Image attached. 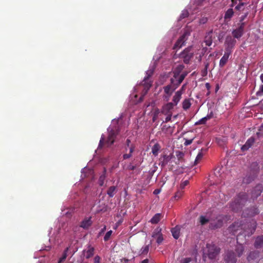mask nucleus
<instances>
[{
	"mask_svg": "<svg viewBox=\"0 0 263 263\" xmlns=\"http://www.w3.org/2000/svg\"><path fill=\"white\" fill-rule=\"evenodd\" d=\"M248 199L246 193H240L234 200L231 203L230 208L235 212L241 211Z\"/></svg>",
	"mask_w": 263,
	"mask_h": 263,
	"instance_id": "f257e3e1",
	"label": "nucleus"
},
{
	"mask_svg": "<svg viewBox=\"0 0 263 263\" xmlns=\"http://www.w3.org/2000/svg\"><path fill=\"white\" fill-rule=\"evenodd\" d=\"M153 73L154 69H149L147 70L145 77L140 84V86L143 87V89L141 92V96L139 98V102L143 101L144 97L146 95L152 85V81L150 80V78L153 76Z\"/></svg>",
	"mask_w": 263,
	"mask_h": 263,
	"instance_id": "f03ea898",
	"label": "nucleus"
},
{
	"mask_svg": "<svg viewBox=\"0 0 263 263\" xmlns=\"http://www.w3.org/2000/svg\"><path fill=\"white\" fill-rule=\"evenodd\" d=\"M206 249H203L202 259L205 261L206 257L210 259H214L220 253V249L213 243H207Z\"/></svg>",
	"mask_w": 263,
	"mask_h": 263,
	"instance_id": "7ed1b4c3",
	"label": "nucleus"
},
{
	"mask_svg": "<svg viewBox=\"0 0 263 263\" xmlns=\"http://www.w3.org/2000/svg\"><path fill=\"white\" fill-rule=\"evenodd\" d=\"M108 135L107 140L105 142V138L102 136L100 140L98 148H101L104 144H106L107 146H109L114 144L115 139L119 134V131L116 129H108Z\"/></svg>",
	"mask_w": 263,
	"mask_h": 263,
	"instance_id": "20e7f679",
	"label": "nucleus"
},
{
	"mask_svg": "<svg viewBox=\"0 0 263 263\" xmlns=\"http://www.w3.org/2000/svg\"><path fill=\"white\" fill-rule=\"evenodd\" d=\"M222 256L224 263H236L237 261L236 253L233 250H226Z\"/></svg>",
	"mask_w": 263,
	"mask_h": 263,
	"instance_id": "39448f33",
	"label": "nucleus"
},
{
	"mask_svg": "<svg viewBox=\"0 0 263 263\" xmlns=\"http://www.w3.org/2000/svg\"><path fill=\"white\" fill-rule=\"evenodd\" d=\"M192 46H189L185 48L181 53L180 58L183 59V62L185 64H188L191 59L193 57L194 52L191 51Z\"/></svg>",
	"mask_w": 263,
	"mask_h": 263,
	"instance_id": "423d86ee",
	"label": "nucleus"
},
{
	"mask_svg": "<svg viewBox=\"0 0 263 263\" xmlns=\"http://www.w3.org/2000/svg\"><path fill=\"white\" fill-rule=\"evenodd\" d=\"M161 231L162 229L158 227L154 230L152 235V237L156 240L158 245L161 244L164 239L163 235Z\"/></svg>",
	"mask_w": 263,
	"mask_h": 263,
	"instance_id": "0eeeda50",
	"label": "nucleus"
},
{
	"mask_svg": "<svg viewBox=\"0 0 263 263\" xmlns=\"http://www.w3.org/2000/svg\"><path fill=\"white\" fill-rule=\"evenodd\" d=\"M236 43V41L231 36H227L225 41V45L226 46V51L231 53V50L235 45Z\"/></svg>",
	"mask_w": 263,
	"mask_h": 263,
	"instance_id": "6e6552de",
	"label": "nucleus"
},
{
	"mask_svg": "<svg viewBox=\"0 0 263 263\" xmlns=\"http://www.w3.org/2000/svg\"><path fill=\"white\" fill-rule=\"evenodd\" d=\"M258 213V210L256 208L253 206L245 209L242 212V216L245 217H253Z\"/></svg>",
	"mask_w": 263,
	"mask_h": 263,
	"instance_id": "1a4fd4ad",
	"label": "nucleus"
},
{
	"mask_svg": "<svg viewBox=\"0 0 263 263\" xmlns=\"http://www.w3.org/2000/svg\"><path fill=\"white\" fill-rule=\"evenodd\" d=\"M263 190V187L261 184H257L251 192V198L254 200L260 195Z\"/></svg>",
	"mask_w": 263,
	"mask_h": 263,
	"instance_id": "9d476101",
	"label": "nucleus"
},
{
	"mask_svg": "<svg viewBox=\"0 0 263 263\" xmlns=\"http://www.w3.org/2000/svg\"><path fill=\"white\" fill-rule=\"evenodd\" d=\"M242 225L241 221H236L229 226L228 230L230 233H232L233 235H235L238 230L240 229Z\"/></svg>",
	"mask_w": 263,
	"mask_h": 263,
	"instance_id": "9b49d317",
	"label": "nucleus"
},
{
	"mask_svg": "<svg viewBox=\"0 0 263 263\" xmlns=\"http://www.w3.org/2000/svg\"><path fill=\"white\" fill-rule=\"evenodd\" d=\"M94 251L95 248L91 245H88L87 249L83 250V253L85 255L86 258L88 259L93 256Z\"/></svg>",
	"mask_w": 263,
	"mask_h": 263,
	"instance_id": "f8f14e48",
	"label": "nucleus"
},
{
	"mask_svg": "<svg viewBox=\"0 0 263 263\" xmlns=\"http://www.w3.org/2000/svg\"><path fill=\"white\" fill-rule=\"evenodd\" d=\"M257 176L249 172L246 176L243 178V182L244 183L249 184L253 181Z\"/></svg>",
	"mask_w": 263,
	"mask_h": 263,
	"instance_id": "ddd939ff",
	"label": "nucleus"
},
{
	"mask_svg": "<svg viewBox=\"0 0 263 263\" xmlns=\"http://www.w3.org/2000/svg\"><path fill=\"white\" fill-rule=\"evenodd\" d=\"M254 246L256 249H260L263 247V235L258 236L256 238Z\"/></svg>",
	"mask_w": 263,
	"mask_h": 263,
	"instance_id": "4468645a",
	"label": "nucleus"
},
{
	"mask_svg": "<svg viewBox=\"0 0 263 263\" xmlns=\"http://www.w3.org/2000/svg\"><path fill=\"white\" fill-rule=\"evenodd\" d=\"M254 142V138L251 137L247 141L246 143L243 146H242L241 147V151L243 152L247 151L252 145Z\"/></svg>",
	"mask_w": 263,
	"mask_h": 263,
	"instance_id": "2eb2a0df",
	"label": "nucleus"
},
{
	"mask_svg": "<svg viewBox=\"0 0 263 263\" xmlns=\"http://www.w3.org/2000/svg\"><path fill=\"white\" fill-rule=\"evenodd\" d=\"M258 172H259L258 164L256 162H253L250 165L249 172L257 176L258 174Z\"/></svg>",
	"mask_w": 263,
	"mask_h": 263,
	"instance_id": "dca6fc26",
	"label": "nucleus"
},
{
	"mask_svg": "<svg viewBox=\"0 0 263 263\" xmlns=\"http://www.w3.org/2000/svg\"><path fill=\"white\" fill-rule=\"evenodd\" d=\"M92 224L91 217L84 219L81 223L80 227L83 229H88Z\"/></svg>",
	"mask_w": 263,
	"mask_h": 263,
	"instance_id": "f3484780",
	"label": "nucleus"
},
{
	"mask_svg": "<svg viewBox=\"0 0 263 263\" xmlns=\"http://www.w3.org/2000/svg\"><path fill=\"white\" fill-rule=\"evenodd\" d=\"M223 225V220L218 219L216 221L210 223V228L213 229H216L221 228Z\"/></svg>",
	"mask_w": 263,
	"mask_h": 263,
	"instance_id": "a211bd4d",
	"label": "nucleus"
},
{
	"mask_svg": "<svg viewBox=\"0 0 263 263\" xmlns=\"http://www.w3.org/2000/svg\"><path fill=\"white\" fill-rule=\"evenodd\" d=\"M190 29L189 28H186L184 30L182 35L179 39H180L183 42L185 43V42L187 40L188 37L190 35Z\"/></svg>",
	"mask_w": 263,
	"mask_h": 263,
	"instance_id": "6ab92c4d",
	"label": "nucleus"
},
{
	"mask_svg": "<svg viewBox=\"0 0 263 263\" xmlns=\"http://www.w3.org/2000/svg\"><path fill=\"white\" fill-rule=\"evenodd\" d=\"M259 252L258 251H253L250 252L247 257L248 261L254 260L259 257Z\"/></svg>",
	"mask_w": 263,
	"mask_h": 263,
	"instance_id": "aec40b11",
	"label": "nucleus"
},
{
	"mask_svg": "<svg viewBox=\"0 0 263 263\" xmlns=\"http://www.w3.org/2000/svg\"><path fill=\"white\" fill-rule=\"evenodd\" d=\"M230 54H231V53L225 51V53H224L223 56L222 57V58L220 60L219 66L220 67H223L226 64V63L227 62V61L228 60V58H229Z\"/></svg>",
	"mask_w": 263,
	"mask_h": 263,
	"instance_id": "412c9836",
	"label": "nucleus"
},
{
	"mask_svg": "<svg viewBox=\"0 0 263 263\" xmlns=\"http://www.w3.org/2000/svg\"><path fill=\"white\" fill-rule=\"evenodd\" d=\"M180 227L179 226H176L171 230L172 235L175 239H178L180 236Z\"/></svg>",
	"mask_w": 263,
	"mask_h": 263,
	"instance_id": "4be33fe9",
	"label": "nucleus"
},
{
	"mask_svg": "<svg viewBox=\"0 0 263 263\" xmlns=\"http://www.w3.org/2000/svg\"><path fill=\"white\" fill-rule=\"evenodd\" d=\"M244 247L241 245L237 246L235 248V253H236L237 257H241L244 252Z\"/></svg>",
	"mask_w": 263,
	"mask_h": 263,
	"instance_id": "5701e85b",
	"label": "nucleus"
},
{
	"mask_svg": "<svg viewBox=\"0 0 263 263\" xmlns=\"http://www.w3.org/2000/svg\"><path fill=\"white\" fill-rule=\"evenodd\" d=\"M129 148V153L128 154H124L123 155V158L124 160L128 159L132 156V154L135 149V146L134 144H132Z\"/></svg>",
	"mask_w": 263,
	"mask_h": 263,
	"instance_id": "b1692460",
	"label": "nucleus"
},
{
	"mask_svg": "<svg viewBox=\"0 0 263 263\" xmlns=\"http://www.w3.org/2000/svg\"><path fill=\"white\" fill-rule=\"evenodd\" d=\"M162 217V216L160 213L156 214L151 219V222L153 224L158 223L160 220L161 218Z\"/></svg>",
	"mask_w": 263,
	"mask_h": 263,
	"instance_id": "393cba45",
	"label": "nucleus"
},
{
	"mask_svg": "<svg viewBox=\"0 0 263 263\" xmlns=\"http://www.w3.org/2000/svg\"><path fill=\"white\" fill-rule=\"evenodd\" d=\"M117 187L115 186H110L107 191V194L109 197H112L117 192Z\"/></svg>",
	"mask_w": 263,
	"mask_h": 263,
	"instance_id": "a878e982",
	"label": "nucleus"
},
{
	"mask_svg": "<svg viewBox=\"0 0 263 263\" xmlns=\"http://www.w3.org/2000/svg\"><path fill=\"white\" fill-rule=\"evenodd\" d=\"M106 170L105 168H104L103 174L100 176L98 180V183L101 186H103L104 184V180L106 178Z\"/></svg>",
	"mask_w": 263,
	"mask_h": 263,
	"instance_id": "bb28decb",
	"label": "nucleus"
},
{
	"mask_svg": "<svg viewBox=\"0 0 263 263\" xmlns=\"http://www.w3.org/2000/svg\"><path fill=\"white\" fill-rule=\"evenodd\" d=\"M69 251V247H67L64 251L62 256L59 258L58 263H63L67 257V253Z\"/></svg>",
	"mask_w": 263,
	"mask_h": 263,
	"instance_id": "cd10ccee",
	"label": "nucleus"
},
{
	"mask_svg": "<svg viewBox=\"0 0 263 263\" xmlns=\"http://www.w3.org/2000/svg\"><path fill=\"white\" fill-rule=\"evenodd\" d=\"M160 145L158 143H156L152 149V153L154 155L157 156L158 154V152L159 151L160 149Z\"/></svg>",
	"mask_w": 263,
	"mask_h": 263,
	"instance_id": "c85d7f7f",
	"label": "nucleus"
},
{
	"mask_svg": "<svg viewBox=\"0 0 263 263\" xmlns=\"http://www.w3.org/2000/svg\"><path fill=\"white\" fill-rule=\"evenodd\" d=\"M181 93L178 91L176 92L175 96L173 97V101L175 105H177V103L179 101L181 98Z\"/></svg>",
	"mask_w": 263,
	"mask_h": 263,
	"instance_id": "c756f323",
	"label": "nucleus"
},
{
	"mask_svg": "<svg viewBox=\"0 0 263 263\" xmlns=\"http://www.w3.org/2000/svg\"><path fill=\"white\" fill-rule=\"evenodd\" d=\"M232 34L235 38L239 39L242 35L243 33L236 28L233 31Z\"/></svg>",
	"mask_w": 263,
	"mask_h": 263,
	"instance_id": "7c9ffc66",
	"label": "nucleus"
},
{
	"mask_svg": "<svg viewBox=\"0 0 263 263\" xmlns=\"http://www.w3.org/2000/svg\"><path fill=\"white\" fill-rule=\"evenodd\" d=\"M199 220L201 225H204L209 222V218L203 215L200 216Z\"/></svg>",
	"mask_w": 263,
	"mask_h": 263,
	"instance_id": "2f4dec72",
	"label": "nucleus"
},
{
	"mask_svg": "<svg viewBox=\"0 0 263 263\" xmlns=\"http://www.w3.org/2000/svg\"><path fill=\"white\" fill-rule=\"evenodd\" d=\"M234 12L232 9H229L226 12L224 15L225 19H230L233 15Z\"/></svg>",
	"mask_w": 263,
	"mask_h": 263,
	"instance_id": "473e14b6",
	"label": "nucleus"
},
{
	"mask_svg": "<svg viewBox=\"0 0 263 263\" xmlns=\"http://www.w3.org/2000/svg\"><path fill=\"white\" fill-rule=\"evenodd\" d=\"M189 13L187 10H183L179 16V20L180 21L189 16Z\"/></svg>",
	"mask_w": 263,
	"mask_h": 263,
	"instance_id": "72a5a7b5",
	"label": "nucleus"
},
{
	"mask_svg": "<svg viewBox=\"0 0 263 263\" xmlns=\"http://www.w3.org/2000/svg\"><path fill=\"white\" fill-rule=\"evenodd\" d=\"M191 106V103L189 100L185 99L184 100L182 103V107L184 109H187L190 108Z\"/></svg>",
	"mask_w": 263,
	"mask_h": 263,
	"instance_id": "f704fd0d",
	"label": "nucleus"
},
{
	"mask_svg": "<svg viewBox=\"0 0 263 263\" xmlns=\"http://www.w3.org/2000/svg\"><path fill=\"white\" fill-rule=\"evenodd\" d=\"M203 150H204V149L202 148V149H201V152H199V153H198V154L197 155V157H196V159H195V161H194V164H195V165L197 164L198 163V161H199L200 159H201L202 158V157H203V153H202V151H203Z\"/></svg>",
	"mask_w": 263,
	"mask_h": 263,
	"instance_id": "c9c22d12",
	"label": "nucleus"
},
{
	"mask_svg": "<svg viewBox=\"0 0 263 263\" xmlns=\"http://www.w3.org/2000/svg\"><path fill=\"white\" fill-rule=\"evenodd\" d=\"M184 43L180 39H178L177 41L175 44L173 48L176 49L177 48H181Z\"/></svg>",
	"mask_w": 263,
	"mask_h": 263,
	"instance_id": "e433bc0d",
	"label": "nucleus"
},
{
	"mask_svg": "<svg viewBox=\"0 0 263 263\" xmlns=\"http://www.w3.org/2000/svg\"><path fill=\"white\" fill-rule=\"evenodd\" d=\"M149 251V245L143 247L141 250V254H147Z\"/></svg>",
	"mask_w": 263,
	"mask_h": 263,
	"instance_id": "4c0bfd02",
	"label": "nucleus"
},
{
	"mask_svg": "<svg viewBox=\"0 0 263 263\" xmlns=\"http://www.w3.org/2000/svg\"><path fill=\"white\" fill-rule=\"evenodd\" d=\"M176 154L177 157L178 158V161H181L184 156V154L183 152L180 151H176Z\"/></svg>",
	"mask_w": 263,
	"mask_h": 263,
	"instance_id": "58836bf2",
	"label": "nucleus"
},
{
	"mask_svg": "<svg viewBox=\"0 0 263 263\" xmlns=\"http://www.w3.org/2000/svg\"><path fill=\"white\" fill-rule=\"evenodd\" d=\"M112 231L111 230H110L106 233V234L105 235V236L104 237V240L105 241H107L109 239V238L112 234Z\"/></svg>",
	"mask_w": 263,
	"mask_h": 263,
	"instance_id": "ea45409f",
	"label": "nucleus"
},
{
	"mask_svg": "<svg viewBox=\"0 0 263 263\" xmlns=\"http://www.w3.org/2000/svg\"><path fill=\"white\" fill-rule=\"evenodd\" d=\"M176 105L174 103H168L167 104H165V110H170L173 108V107Z\"/></svg>",
	"mask_w": 263,
	"mask_h": 263,
	"instance_id": "a19ab883",
	"label": "nucleus"
},
{
	"mask_svg": "<svg viewBox=\"0 0 263 263\" xmlns=\"http://www.w3.org/2000/svg\"><path fill=\"white\" fill-rule=\"evenodd\" d=\"M174 88H172L171 86L167 85L165 86V93L168 94L170 92H172L174 90Z\"/></svg>",
	"mask_w": 263,
	"mask_h": 263,
	"instance_id": "79ce46f5",
	"label": "nucleus"
},
{
	"mask_svg": "<svg viewBox=\"0 0 263 263\" xmlns=\"http://www.w3.org/2000/svg\"><path fill=\"white\" fill-rule=\"evenodd\" d=\"M239 26L237 28V29L240 30L241 32L243 33L244 27L245 25V22L240 23Z\"/></svg>",
	"mask_w": 263,
	"mask_h": 263,
	"instance_id": "37998d69",
	"label": "nucleus"
},
{
	"mask_svg": "<svg viewBox=\"0 0 263 263\" xmlns=\"http://www.w3.org/2000/svg\"><path fill=\"white\" fill-rule=\"evenodd\" d=\"M194 139V137H193L192 138H191V139H187L184 138V140H185V142H184V145L187 146V145L191 144L192 143Z\"/></svg>",
	"mask_w": 263,
	"mask_h": 263,
	"instance_id": "c03bdc74",
	"label": "nucleus"
},
{
	"mask_svg": "<svg viewBox=\"0 0 263 263\" xmlns=\"http://www.w3.org/2000/svg\"><path fill=\"white\" fill-rule=\"evenodd\" d=\"M206 121L205 120V119L204 118H202L198 122H196L195 125H199V124H204L205 123Z\"/></svg>",
	"mask_w": 263,
	"mask_h": 263,
	"instance_id": "a18cd8bd",
	"label": "nucleus"
},
{
	"mask_svg": "<svg viewBox=\"0 0 263 263\" xmlns=\"http://www.w3.org/2000/svg\"><path fill=\"white\" fill-rule=\"evenodd\" d=\"M245 4L244 3H241L240 4L238 5L237 6H236L235 9L237 10H242L243 9V7Z\"/></svg>",
	"mask_w": 263,
	"mask_h": 263,
	"instance_id": "49530a36",
	"label": "nucleus"
},
{
	"mask_svg": "<svg viewBox=\"0 0 263 263\" xmlns=\"http://www.w3.org/2000/svg\"><path fill=\"white\" fill-rule=\"evenodd\" d=\"M191 260L192 259L190 257L185 258L181 260V263H189Z\"/></svg>",
	"mask_w": 263,
	"mask_h": 263,
	"instance_id": "de8ad7c7",
	"label": "nucleus"
},
{
	"mask_svg": "<svg viewBox=\"0 0 263 263\" xmlns=\"http://www.w3.org/2000/svg\"><path fill=\"white\" fill-rule=\"evenodd\" d=\"M263 93V85H261L259 88V90L256 92L257 96H261Z\"/></svg>",
	"mask_w": 263,
	"mask_h": 263,
	"instance_id": "09e8293b",
	"label": "nucleus"
},
{
	"mask_svg": "<svg viewBox=\"0 0 263 263\" xmlns=\"http://www.w3.org/2000/svg\"><path fill=\"white\" fill-rule=\"evenodd\" d=\"M136 168V166L130 163L127 167V169L129 171H134Z\"/></svg>",
	"mask_w": 263,
	"mask_h": 263,
	"instance_id": "8fccbe9b",
	"label": "nucleus"
},
{
	"mask_svg": "<svg viewBox=\"0 0 263 263\" xmlns=\"http://www.w3.org/2000/svg\"><path fill=\"white\" fill-rule=\"evenodd\" d=\"M182 192H180V191H178L177 192L175 195L174 196V198L175 199H179L182 195Z\"/></svg>",
	"mask_w": 263,
	"mask_h": 263,
	"instance_id": "3c124183",
	"label": "nucleus"
},
{
	"mask_svg": "<svg viewBox=\"0 0 263 263\" xmlns=\"http://www.w3.org/2000/svg\"><path fill=\"white\" fill-rule=\"evenodd\" d=\"M189 183V181L187 180H185L183 182H182L181 184H180V187L181 189H184V187L187 185Z\"/></svg>",
	"mask_w": 263,
	"mask_h": 263,
	"instance_id": "603ef678",
	"label": "nucleus"
},
{
	"mask_svg": "<svg viewBox=\"0 0 263 263\" xmlns=\"http://www.w3.org/2000/svg\"><path fill=\"white\" fill-rule=\"evenodd\" d=\"M204 0H195L194 1V4H195L197 6H199V5H201L202 3L204 1Z\"/></svg>",
	"mask_w": 263,
	"mask_h": 263,
	"instance_id": "864d4df0",
	"label": "nucleus"
},
{
	"mask_svg": "<svg viewBox=\"0 0 263 263\" xmlns=\"http://www.w3.org/2000/svg\"><path fill=\"white\" fill-rule=\"evenodd\" d=\"M100 257L98 255L96 256L94 258V263H100Z\"/></svg>",
	"mask_w": 263,
	"mask_h": 263,
	"instance_id": "5fc2aeb1",
	"label": "nucleus"
},
{
	"mask_svg": "<svg viewBox=\"0 0 263 263\" xmlns=\"http://www.w3.org/2000/svg\"><path fill=\"white\" fill-rule=\"evenodd\" d=\"M130 142H131L130 140L129 139H127L126 140V145L127 147H130V146L132 145V144H130Z\"/></svg>",
	"mask_w": 263,
	"mask_h": 263,
	"instance_id": "6e6d98bb",
	"label": "nucleus"
},
{
	"mask_svg": "<svg viewBox=\"0 0 263 263\" xmlns=\"http://www.w3.org/2000/svg\"><path fill=\"white\" fill-rule=\"evenodd\" d=\"M208 66H209V64H206L205 66V69L203 71V76L206 75L207 74V69H208Z\"/></svg>",
	"mask_w": 263,
	"mask_h": 263,
	"instance_id": "4d7b16f0",
	"label": "nucleus"
},
{
	"mask_svg": "<svg viewBox=\"0 0 263 263\" xmlns=\"http://www.w3.org/2000/svg\"><path fill=\"white\" fill-rule=\"evenodd\" d=\"M160 192H161V189H157L154 191L153 194L155 195H157V194H159Z\"/></svg>",
	"mask_w": 263,
	"mask_h": 263,
	"instance_id": "13d9d810",
	"label": "nucleus"
},
{
	"mask_svg": "<svg viewBox=\"0 0 263 263\" xmlns=\"http://www.w3.org/2000/svg\"><path fill=\"white\" fill-rule=\"evenodd\" d=\"M184 79V76L183 74H181L179 79V80H178L179 83H181Z\"/></svg>",
	"mask_w": 263,
	"mask_h": 263,
	"instance_id": "bf43d9fd",
	"label": "nucleus"
},
{
	"mask_svg": "<svg viewBox=\"0 0 263 263\" xmlns=\"http://www.w3.org/2000/svg\"><path fill=\"white\" fill-rule=\"evenodd\" d=\"M171 119V115H168L167 116V117L165 118V122L170 121Z\"/></svg>",
	"mask_w": 263,
	"mask_h": 263,
	"instance_id": "052dcab7",
	"label": "nucleus"
},
{
	"mask_svg": "<svg viewBox=\"0 0 263 263\" xmlns=\"http://www.w3.org/2000/svg\"><path fill=\"white\" fill-rule=\"evenodd\" d=\"M105 230H106V226H105L104 227V228L101 229V231L99 233V234L101 235V234L103 233Z\"/></svg>",
	"mask_w": 263,
	"mask_h": 263,
	"instance_id": "680f3d73",
	"label": "nucleus"
},
{
	"mask_svg": "<svg viewBox=\"0 0 263 263\" xmlns=\"http://www.w3.org/2000/svg\"><path fill=\"white\" fill-rule=\"evenodd\" d=\"M246 16H247V13H246L245 15H244L242 16L241 17V18H240V23L243 22H242V21H243V20L245 19V18Z\"/></svg>",
	"mask_w": 263,
	"mask_h": 263,
	"instance_id": "e2e57ef3",
	"label": "nucleus"
},
{
	"mask_svg": "<svg viewBox=\"0 0 263 263\" xmlns=\"http://www.w3.org/2000/svg\"><path fill=\"white\" fill-rule=\"evenodd\" d=\"M123 260L124 261V262L123 263H128V259H125V258L122 259L121 261L122 262Z\"/></svg>",
	"mask_w": 263,
	"mask_h": 263,
	"instance_id": "0e129e2a",
	"label": "nucleus"
},
{
	"mask_svg": "<svg viewBox=\"0 0 263 263\" xmlns=\"http://www.w3.org/2000/svg\"><path fill=\"white\" fill-rule=\"evenodd\" d=\"M204 118L205 119V120L207 121L208 120H209L212 118V116L207 115L206 117H205Z\"/></svg>",
	"mask_w": 263,
	"mask_h": 263,
	"instance_id": "69168bd1",
	"label": "nucleus"
},
{
	"mask_svg": "<svg viewBox=\"0 0 263 263\" xmlns=\"http://www.w3.org/2000/svg\"><path fill=\"white\" fill-rule=\"evenodd\" d=\"M204 118L205 119V120L207 121L208 120H209L212 118V116L207 115L206 117H205Z\"/></svg>",
	"mask_w": 263,
	"mask_h": 263,
	"instance_id": "338daca9",
	"label": "nucleus"
},
{
	"mask_svg": "<svg viewBox=\"0 0 263 263\" xmlns=\"http://www.w3.org/2000/svg\"><path fill=\"white\" fill-rule=\"evenodd\" d=\"M149 260L148 259H144L143 261H142L141 263H148Z\"/></svg>",
	"mask_w": 263,
	"mask_h": 263,
	"instance_id": "774afa93",
	"label": "nucleus"
}]
</instances>
